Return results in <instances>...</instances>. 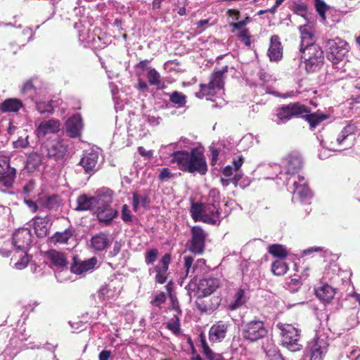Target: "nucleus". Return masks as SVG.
I'll return each instance as SVG.
<instances>
[{
	"instance_id": "obj_1",
	"label": "nucleus",
	"mask_w": 360,
	"mask_h": 360,
	"mask_svg": "<svg viewBox=\"0 0 360 360\" xmlns=\"http://www.w3.org/2000/svg\"><path fill=\"white\" fill-rule=\"evenodd\" d=\"M172 163H176L179 170L190 174L205 175L208 171L204 149L195 147L190 151L182 150L174 151L171 155Z\"/></svg>"
},
{
	"instance_id": "obj_2",
	"label": "nucleus",
	"mask_w": 360,
	"mask_h": 360,
	"mask_svg": "<svg viewBox=\"0 0 360 360\" xmlns=\"http://www.w3.org/2000/svg\"><path fill=\"white\" fill-rule=\"evenodd\" d=\"M228 72V66L226 65L221 70H214L210 77V82L207 84H200V92L197 96L200 98L214 96L215 90H221L224 86V75Z\"/></svg>"
},
{
	"instance_id": "obj_3",
	"label": "nucleus",
	"mask_w": 360,
	"mask_h": 360,
	"mask_svg": "<svg viewBox=\"0 0 360 360\" xmlns=\"http://www.w3.org/2000/svg\"><path fill=\"white\" fill-rule=\"evenodd\" d=\"M326 50L327 58L333 64H338L348 53L349 44L345 40L335 37L326 41Z\"/></svg>"
},
{
	"instance_id": "obj_4",
	"label": "nucleus",
	"mask_w": 360,
	"mask_h": 360,
	"mask_svg": "<svg viewBox=\"0 0 360 360\" xmlns=\"http://www.w3.org/2000/svg\"><path fill=\"white\" fill-rule=\"evenodd\" d=\"M276 326L281 330L282 343L284 346L292 352L301 349L300 330L291 324L278 323Z\"/></svg>"
},
{
	"instance_id": "obj_5",
	"label": "nucleus",
	"mask_w": 360,
	"mask_h": 360,
	"mask_svg": "<svg viewBox=\"0 0 360 360\" xmlns=\"http://www.w3.org/2000/svg\"><path fill=\"white\" fill-rule=\"evenodd\" d=\"M302 58L304 59L305 70L309 73L319 71L324 63V54L322 48L319 45L309 47Z\"/></svg>"
},
{
	"instance_id": "obj_6",
	"label": "nucleus",
	"mask_w": 360,
	"mask_h": 360,
	"mask_svg": "<svg viewBox=\"0 0 360 360\" xmlns=\"http://www.w3.org/2000/svg\"><path fill=\"white\" fill-rule=\"evenodd\" d=\"M324 146L332 151H342L352 148L354 145L352 135L349 134L345 127L337 136H328L322 141Z\"/></svg>"
},
{
	"instance_id": "obj_7",
	"label": "nucleus",
	"mask_w": 360,
	"mask_h": 360,
	"mask_svg": "<svg viewBox=\"0 0 360 360\" xmlns=\"http://www.w3.org/2000/svg\"><path fill=\"white\" fill-rule=\"evenodd\" d=\"M309 112V107L300 102H295L278 108L276 115L281 122L285 123L293 117H301L304 112Z\"/></svg>"
},
{
	"instance_id": "obj_8",
	"label": "nucleus",
	"mask_w": 360,
	"mask_h": 360,
	"mask_svg": "<svg viewBox=\"0 0 360 360\" xmlns=\"http://www.w3.org/2000/svg\"><path fill=\"white\" fill-rule=\"evenodd\" d=\"M268 330L264 323L260 320H252L243 326L242 335L245 340L251 342H257L266 336Z\"/></svg>"
},
{
	"instance_id": "obj_9",
	"label": "nucleus",
	"mask_w": 360,
	"mask_h": 360,
	"mask_svg": "<svg viewBox=\"0 0 360 360\" xmlns=\"http://www.w3.org/2000/svg\"><path fill=\"white\" fill-rule=\"evenodd\" d=\"M16 177V169L10 165V158L0 153V188H11Z\"/></svg>"
},
{
	"instance_id": "obj_10",
	"label": "nucleus",
	"mask_w": 360,
	"mask_h": 360,
	"mask_svg": "<svg viewBox=\"0 0 360 360\" xmlns=\"http://www.w3.org/2000/svg\"><path fill=\"white\" fill-rule=\"evenodd\" d=\"M191 238L188 240V250L195 255H201L205 248L206 232L199 226H194L191 229Z\"/></svg>"
},
{
	"instance_id": "obj_11",
	"label": "nucleus",
	"mask_w": 360,
	"mask_h": 360,
	"mask_svg": "<svg viewBox=\"0 0 360 360\" xmlns=\"http://www.w3.org/2000/svg\"><path fill=\"white\" fill-rule=\"evenodd\" d=\"M32 238L31 231L29 229H19L13 235V245L17 250L25 252L31 245Z\"/></svg>"
},
{
	"instance_id": "obj_12",
	"label": "nucleus",
	"mask_w": 360,
	"mask_h": 360,
	"mask_svg": "<svg viewBox=\"0 0 360 360\" xmlns=\"http://www.w3.org/2000/svg\"><path fill=\"white\" fill-rule=\"evenodd\" d=\"M98 263V259L92 257L86 260H82L78 255H75L72 258V262L70 266V271L77 275H81L95 269Z\"/></svg>"
},
{
	"instance_id": "obj_13",
	"label": "nucleus",
	"mask_w": 360,
	"mask_h": 360,
	"mask_svg": "<svg viewBox=\"0 0 360 360\" xmlns=\"http://www.w3.org/2000/svg\"><path fill=\"white\" fill-rule=\"evenodd\" d=\"M98 160V153L91 151L83 154L79 164L82 167L84 174L91 176L99 169Z\"/></svg>"
},
{
	"instance_id": "obj_14",
	"label": "nucleus",
	"mask_w": 360,
	"mask_h": 360,
	"mask_svg": "<svg viewBox=\"0 0 360 360\" xmlns=\"http://www.w3.org/2000/svg\"><path fill=\"white\" fill-rule=\"evenodd\" d=\"M44 257L49 261L51 267H55L57 269L63 270L68 269V261L67 255L55 249H50L46 251Z\"/></svg>"
},
{
	"instance_id": "obj_15",
	"label": "nucleus",
	"mask_w": 360,
	"mask_h": 360,
	"mask_svg": "<svg viewBox=\"0 0 360 360\" xmlns=\"http://www.w3.org/2000/svg\"><path fill=\"white\" fill-rule=\"evenodd\" d=\"M47 157L56 161L63 160L68 151V145L64 140L58 139L52 141L46 148Z\"/></svg>"
},
{
	"instance_id": "obj_16",
	"label": "nucleus",
	"mask_w": 360,
	"mask_h": 360,
	"mask_svg": "<svg viewBox=\"0 0 360 360\" xmlns=\"http://www.w3.org/2000/svg\"><path fill=\"white\" fill-rule=\"evenodd\" d=\"M83 127L81 115L79 114L73 115L65 122L66 134L70 138H78L81 136Z\"/></svg>"
},
{
	"instance_id": "obj_17",
	"label": "nucleus",
	"mask_w": 360,
	"mask_h": 360,
	"mask_svg": "<svg viewBox=\"0 0 360 360\" xmlns=\"http://www.w3.org/2000/svg\"><path fill=\"white\" fill-rule=\"evenodd\" d=\"M286 174H297L303 167V161L301 155L297 152H291L284 157Z\"/></svg>"
},
{
	"instance_id": "obj_18",
	"label": "nucleus",
	"mask_w": 360,
	"mask_h": 360,
	"mask_svg": "<svg viewBox=\"0 0 360 360\" xmlns=\"http://www.w3.org/2000/svg\"><path fill=\"white\" fill-rule=\"evenodd\" d=\"M294 186V198H297L301 202L309 200L312 197V193L308 184L302 176H298V181H295Z\"/></svg>"
},
{
	"instance_id": "obj_19",
	"label": "nucleus",
	"mask_w": 360,
	"mask_h": 360,
	"mask_svg": "<svg viewBox=\"0 0 360 360\" xmlns=\"http://www.w3.org/2000/svg\"><path fill=\"white\" fill-rule=\"evenodd\" d=\"M283 46L278 35H272L270 38L268 56L271 61L278 62L283 58Z\"/></svg>"
},
{
	"instance_id": "obj_20",
	"label": "nucleus",
	"mask_w": 360,
	"mask_h": 360,
	"mask_svg": "<svg viewBox=\"0 0 360 360\" xmlns=\"http://www.w3.org/2000/svg\"><path fill=\"white\" fill-rule=\"evenodd\" d=\"M172 261V255L170 253H166L161 259L162 264H158L154 267L156 273L155 279V282L160 284L165 283L167 280V271L169 265Z\"/></svg>"
},
{
	"instance_id": "obj_21",
	"label": "nucleus",
	"mask_w": 360,
	"mask_h": 360,
	"mask_svg": "<svg viewBox=\"0 0 360 360\" xmlns=\"http://www.w3.org/2000/svg\"><path fill=\"white\" fill-rule=\"evenodd\" d=\"M33 226L36 236L39 238L47 236L51 229L50 218L48 215L44 217H35L33 218Z\"/></svg>"
},
{
	"instance_id": "obj_22",
	"label": "nucleus",
	"mask_w": 360,
	"mask_h": 360,
	"mask_svg": "<svg viewBox=\"0 0 360 360\" xmlns=\"http://www.w3.org/2000/svg\"><path fill=\"white\" fill-rule=\"evenodd\" d=\"M113 195V191L108 188L103 187L98 189L94 195L96 207L111 206Z\"/></svg>"
},
{
	"instance_id": "obj_23",
	"label": "nucleus",
	"mask_w": 360,
	"mask_h": 360,
	"mask_svg": "<svg viewBox=\"0 0 360 360\" xmlns=\"http://www.w3.org/2000/svg\"><path fill=\"white\" fill-rule=\"evenodd\" d=\"M228 324L219 321L213 324L209 330V339L213 342H221L226 337Z\"/></svg>"
},
{
	"instance_id": "obj_24",
	"label": "nucleus",
	"mask_w": 360,
	"mask_h": 360,
	"mask_svg": "<svg viewBox=\"0 0 360 360\" xmlns=\"http://www.w3.org/2000/svg\"><path fill=\"white\" fill-rule=\"evenodd\" d=\"M60 129V122L56 119L42 121L37 129L39 136H45L49 134H56Z\"/></svg>"
},
{
	"instance_id": "obj_25",
	"label": "nucleus",
	"mask_w": 360,
	"mask_h": 360,
	"mask_svg": "<svg viewBox=\"0 0 360 360\" xmlns=\"http://www.w3.org/2000/svg\"><path fill=\"white\" fill-rule=\"evenodd\" d=\"M300 31L301 34V44L300 47V52L304 53L309 47L318 45L315 43L314 35L309 26L304 25L300 27Z\"/></svg>"
},
{
	"instance_id": "obj_26",
	"label": "nucleus",
	"mask_w": 360,
	"mask_h": 360,
	"mask_svg": "<svg viewBox=\"0 0 360 360\" xmlns=\"http://www.w3.org/2000/svg\"><path fill=\"white\" fill-rule=\"evenodd\" d=\"M219 217V209L214 204L205 203L203 222L215 225L220 221Z\"/></svg>"
},
{
	"instance_id": "obj_27",
	"label": "nucleus",
	"mask_w": 360,
	"mask_h": 360,
	"mask_svg": "<svg viewBox=\"0 0 360 360\" xmlns=\"http://www.w3.org/2000/svg\"><path fill=\"white\" fill-rule=\"evenodd\" d=\"M96 217L100 222L105 225H110L112 221L117 217L118 212L117 210L109 207H98L96 211Z\"/></svg>"
},
{
	"instance_id": "obj_28",
	"label": "nucleus",
	"mask_w": 360,
	"mask_h": 360,
	"mask_svg": "<svg viewBox=\"0 0 360 360\" xmlns=\"http://www.w3.org/2000/svg\"><path fill=\"white\" fill-rule=\"evenodd\" d=\"M39 206L43 208L47 209L49 211H58L63 205V200L60 196L56 194H53L46 196L45 198H39L38 200Z\"/></svg>"
},
{
	"instance_id": "obj_29",
	"label": "nucleus",
	"mask_w": 360,
	"mask_h": 360,
	"mask_svg": "<svg viewBox=\"0 0 360 360\" xmlns=\"http://www.w3.org/2000/svg\"><path fill=\"white\" fill-rule=\"evenodd\" d=\"M219 280L215 278H207L200 280L199 291L204 297H208L219 287Z\"/></svg>"
},
{
	"instance_id": "obj_30",
	"label": "nucleus",
	"mask_w": 360,
	"mask_h": 360,
	"mask_svg": "<svg viewBox=\"0 0 360 360\" xmlns=\"http://www.w3.org/2000/svg\"><path fill=\"white\" fill-rule=\"evenodd\" d=\"M309 112H304L301 116L302 118L304 119L309 124L310 129H314L319 125L322 122L328 118V115L319 110L315 112H311V110L309 108Z\"/></svg>"
},
{
	"instance_id": "obj_31",
	"label": "nucleus",
	"mask_w": 360,
	"mask_h": 360,
	"mask_svg": "<svg viewBox=\"0 0 360 360\" xmlns=\"http://www.w3.org/2000/svg\"><path fill=\"white\" fill-rule=\"evenodd\" d=\"M316 297L323 303H330L335 295V289L330 285L325 283L315 289Z\"/></svg>"
},
{
	"instance_id": "obj_32",
	"label": "nucleus",
	"mask_w": 360,
	"mask_h": 360,
	"mask_svg": "<svg viewBox=\"0 0 360 360\" xmlns=\"http://www.w3.org/2000/svg\"><path fill=\"white\" fill-rule=\"evenodd\" d=\"M75 231L72 228L66 229L63 231H57L49 238L48 241L51 244H67L69 240L74 236Z\"/></svg>"
},
{
	"instance_id": "obj_33",
	"label": "nucleus",
	"mask_w": 360,
	"mask_h": 360,
	"mask_svg": "<svg viewBox=\"0 0 360 360\" xmlns=\"http://www.w3.org/2000/svg\"><path fill=\"white\" fill-rule=\"evenodd\" d=\"M22 108V101L15 98H7L0 103V111L2 113L18 112Z\"/></svg>"
},
{
	"instance_id": "obj_34",
	"label": "nucleus",
	"mask_w": 360,
	"mask_h": 360,
	"mask_svg": "<svg viewBox=\"0 0 360 360\" xmlns=\"http://www.w3.org/2000/svg\"><path fill=\"white\" fill-rule=\"evenodd\" d=\"M110 245L108 233L101 232L91 239V245L96 251H103Z\"/></svg>"
},
{
	"instance_id": "obj_35",
	"label": "nucleus",
	"mask_w": 360,
	"mask_h": 360,
	"mask_svg": "<svg viewBox=\"0 0 360 360\" xmlns=\"http://www.w3.org/2000/svg\"><path fill=\"white\" fill-rule=\"evenodd\" d=\"M195 305L200 312L210 314L217 309L218 304H214L210 298L202 295L197 297Z\"/></svg>"
},
{
	"instance_id": "obj_36",
	"label": "nucleus",
	"mask_w": 360,
	"mask_h": 360,
	"mask_svg": "<svg viewBox=\"0 0 360 360\" xmlns=\"http://www.w3.org/2000/svg\"><path fill=\"white\" fill-rule=\"evenodd\" d=\"M328 351V346L323 340H317L312 345L311 349L310 360H323L325 354Z\"/></svg>"
},
{
	"instance_id": "obj_37",
	"label": "nucleus",
	"mask_w": 360,
	"mask_h": 360,
	"mask_svg": "<svg viewBox=\"0 0 360 360\" xmlns=\"http://www.w3.org/2000/svg\"><path fill=\"white\" fill-rule=\"evenodd\" d=\"M95 205L94 196L88 197L86 194L79 195L77 198V211L91 210Z\"/></svg>"
},
{
	"instance_id": "obj_38",
	"label": "nucleus",
	"mask_w": 360,
	"mask_h": 360,
	"mask_svg": "<svg viewBox=\"0 0 360 360\" xmlns=\"http://www.w3.org/2000/svg\"><path fill=\"white\" fill-rule=\"evenodd\" d=\"M41 163L42 156L37 152H32L27 156L26 168L29 172H33L39 169Z\"/></svg>"
},
{
	"instance_id": "obj_39",
	"label": "nucleus",
	"mask_w": 360,
	"mask_h": 360,
	"mask_svg": "<svg viewBox=\"0 0 360 360\" xmlns=\"http://www.w3.org/2000/svg\"><path fill=\"white\" fill-rule=\"evenodd\" d=\"M133 210L136 212L139 205L144 208H148L150 199L148 194L140 195L137 192L133 193L132 198Z\"/></svg>"
},
{
	"instance_id": "obj_40",
	"label": "nucleus",
	"mask_w": 360,
	"mask_h": 360,
	"mask_svg": "<svg viewBox=\"0 0 360 360\" xmlns=\"http://www.w3.org/2000/svg\"><path fill=\"white\" fill-rule=\"evenodd\" d=\"M147 79L150 85L156 86L158 89L165 88V83H161L160 73L155 68L149 69L147 73Z\"/></svg>"
},
{
	"instance_id": "obj_41",
	"label": "nucleus",
	"mask_w": 360,
	"mask_h": 360,
	"mask_svg": "<svg viewBox=\"0 0 360 360\" xmlns=\"http://www.w3.org/2000/svg\"><path fill=\"white\" fill-rule=\"evenodd\" d=\"M268 252L279 259H284L288 253L286 248L281 244H272L268 248Z\"/></svg>"
},
{
	"instance_id": "obj_42",
	"label": "nucleus",
	"mask_w": 360,
	"mask_h": 360,
	"mask_svg": "<svg viewBox=\"0 0 360 360\" xmlns=\"http://www.w3.org/2000/svg\"><path fill=\"white\" fill-rule=\"evenodd\" d=\"M288 269V265L283 259L275 260L271 264V271L277 276L284 275Z\"/></svg>"
},
{
	"instance_id": "obj_43",
	"label": "nucleus",
	"mask_w": 360,
	"mask_h": 360,
	"mask_svg": "<svg viewBox=\"0 0 360 360\" xmlns=\"http://www.w3.org/2000/svg\"><path fill=\"white\" fill-rule=\"evenodd\" d=\"M205 203H193L191 207V214L195 221H202Z\"/></svg>"
},
{
	"instance_id": "obj_44",
	"label": "nucleus",
	"mask_w": 360,
	"mask_h": 360,
	"mask_svg": "<svg viewBox=\"0 0 360 360\" xmlns=\"http://www.w3.org/2000/svg\"><path fill=\"white\" fill-rule=\"evenodd\" d=\"M169 101L174 105H177L179 107H183L186 103V96L181 92L174 91L172 94H169Z\"/></svg>"
},
{
	"instance_id": "obj_45",
	"label": "nucleus",
	"mask_w": 360,
	"mask_h": 360,
	"mask_svg": "<svg viewBox=\"0 0 360 360\" xmlns=\"http://www.w3.org/2000/svg\"><path fill=\"white\" fill-rule=\"evenodd\" d=\"M244 296V290L239 289L234 296V301L229 304V309L235 310L241 307L245 303Z\"/></svg>"
},
{
	"instance_id": "obj_46",
	"label": "nucleus",
	"mask_w": 360,
	"mask_h": 360,
	"mask_svg": "<svg viewBox=\"0 0 360 360\" xmlns=\"http://www.w3.org/2000/svg\"><path fill=\"white\" fill-rule=\"evenodd\" d=\"M194 258L193 257L188 255L184 257V267L185 269L186 276H188L189 274H194L197 264H193Z\"/></svg>"
},
{
	"instance_id": "obj_47",
	"label": "nucleus",
	"mask_w": 360,
	"mask_h": 360,
	"mask_svg": "<svg viewBox=\"0 0 360 360\" xmlns=\"http://www.w3.org/2000/svg\"><path fill=\"white\" fill-rule=\"evenodd\" d=\"M36 109L40 114L53 113V107L52 101H39L36 103Z\"/></svg>"
},
{
	"instance_id": "obj_48",
	"label": "nucleus",
	"mask_w": 360,
	"mask_h": 360,
	"mask_svg": "<svg viewBox=\"0 0 360 360\" xmlns=\"http://www.w3.org/2000/svg\"><path fill=\"white\" fill-rule=\"evenodd\" d=\"M167 328L171 330L174 335H177L181 332L180 319L177 314L174 315L171 321L167 323Z\"/></svg>"
},
{
	"instance_id": "obj_49",
	"label": "nucleus",
	"mask_w": 360,
	"mask_h": 360,
	"mask_svg": "<svg viewBox=\"0 0 360 360\" xmlns=\"http://www.w3.org/2000/svg\"><path fill=\"white\" fill-rule=\"evenodd\" d=\"M237 37L246 46L250 47V46L252 44V41H251L252 36L250 34L248 29L245 28V29L242 30L238 34Z\"/></svg>"
},
{
	"instance_id": "obj_50",
	"label": "nucleus",
	"mask_w": 360,
	"mask_h": 360,
	"mask_svg": "<svg viewBox=\"0 0 360 360\" xmlns=\"http://www.w3.org/2000/svg\"><path fill=\"white\" fill-rule=\"evenodd\" d=\"M158 250L155 248H152L146 251L145 253L146 264L147 265L153 264L158 259Z\"/></svg>"
},
{
	"instance_id": "obj_51",
	"label": "nucleus",
	"mask_w": 360,
	"mask_h": 360,
	"mask_svg": "<svg viewBox=\"0 0 360 360\" xmlns=\"http://www.w3.org/2000/svg\"><path fill=\"white\" fill-rule=\"evenodd\" d=\"M316 11L323 20L326 19V12L328 9V6L322 0L315 1Z\"/></svg>"
},
{
	"instance_id": "obj_52",
	"label": "nucleus",
	"mask_w": 360,
	"mask_h": 360,
	"mask_svg": "<svg viewBox=\"0 0 360 360\" xmlns=\"http://www.w3.org/2000/svg\"><path fill=\"white\" fill-rule=\"evenodd\" d=\"M202 352L208 360H224L221 354L213 352L209 346L203 348Z\"/></svg>"
},
{
	"instance_id": "obj_53",
	"label": "nucleus",
	"mask_w": 360,
	"mask_h": 360,
	"mask_svg": "<svg viewBox=\"0 0 360 360\" xmlns=\"http://www.w3.org/2000/svg\"><path fill=\"white\" fill-rule=\"evenodd\" d=\"M36 181L33 179L30 180L22 188L23 193L27 197L34 191Z\"/></svg>"
},
{
	"instance_id": "obj_54",
	"label": "nucleus",
	"mask_w": 360,
	"mask_h": 360,
	"mask_svg": "<svg viewBox=\"0 0 360 360\" xmlns=\"http://www.w3.org/2000/svg\"><path fill=\"white\" fill-rule=\"evenodd\" d=\"M165 302L166 295L165 292H162L155 296L154 299L151 301V304L155 307H160V305Z\"/></svg>"
},
{
	"instance_id": "obj_55",
	"label": "nucleus",
	"mask_w": 360,
	"mask_h": 360,
	"mask_svg": "<svg viewBox=\"0 0 360 360\" xmlns=\"http://www.w3.org/2000/svg\"><path fill=\"white\" fill-rule=\"evenodd\" d=\"M251 21V18L249 16L246 17L244 20L238 21L237 22H231L230 27H233V30H241L243 27L246 26Z\"/></svg>"
},
{
	"instance_id": "obj_56",
	"label": "nucleus",
	"mask_w": 360,
	"mask_h": 360,
	"mask_svg": "<svg viewBox=\"0 0 360 360\" xmlns=\"http://www.w3.org/2000/svg\"><path fill=\"white\" fill-rule=\"evenodd\" d=\"M122 219L124 222H129L131 221V211L127 205H123L122 207Z\"/></svg>"
},
{
	"instance_id": "obj_57",
	"label": "nucleus",
	"mask_w": 360,
	"mask_h": 360,
	"mask_svg": "<svg viewBox=\"0 0 360 360\" xmlns=\"http://www.w3.org/2000/svg\"><path fill=\"white\" fill-rule=\"evenodd\" d=\"M173 176L174 174L169 168L164 167L160 170L158 178L160 181H166L173 177Z\"/></svg>"
},
{
	"instance_id": "obj_58",
	"label": "nucleus",
	"mask_w": 360,
	"mask_h": 360,
	"mask_svg": "<svg viewBox=\"0 0 360 360\" xmlns=\"http://www.w3.org/2000/svg\"><path fill=\"white\" fill-rule=\"evenodd\" d=\"M245 162V159L242 155H238L236 158H234L232 160V167L234 171L240 170V167L243 165Z\"/></svg>"
},
{
	"instance_id": "obj_59",
	"label": "nucleus",
	"mask_w": 360,
	"mask_h": 360,
	"mask_svg": "<svg viewBox=\"0 0 360 360\" xmlns=\"http://www.w3.org/2000/svg\"><path fill=\"white\" fill-rule=\"evenodd\" d=\"M31 91H32L34 93L36 91V88L33 84V81L32 79L25 82L21 89L22 94H27Z\"/></svg>"
},
{
	"instance_id": "obj_60",
	"label": "nucleus",
	"mask_w": 360,
	"mask_h": 360,
	"mask_svg": "<svg viewBox=\"0 0 360 360\" xmlns=\"http://www.w3.org/2000/svg\"><path fill=\"white\" fill-rule=\"evenodd\" d=\"M27 252H23L24 255L20 257V259L15 263V266L18 269H24L28 264L29 259L27 257Z\"/></svg>"
},
{
	"instance_id": "obj_61",
	"label": "nucleus",
	"mask_w": 360,
	"mask_h": 360,
	"mask_svg": "<svg viewBox=\"0 0 360 360\" xmlns=\"http://www.w3.org/2000/svg\"><path fill=\"white\" fill-rule=\"evenodd\" d=\"M210 150L211 153L210 164L214 166L219 159V150L214 147H210Z\"/></svg>"
},
{
	"instance_id": "obj_62",
	"label": "nucleus",
	"mask_w": 360,
	"mask_h": 360,
	"mask_svg": "<svg viewBox=\"0 0 360 360\" xmlns=\"http://www.w3.org/2000/svg\"><path fill=\"white\" fill-rule=\"evenodd\" d=\"M25 203L27 205V207L30 208V211L33 213H35L39 210V202H34L32 200H27L25 199L24 200Z\"/></svg>"
},
{
	"instance_id": "obj_63",
	"label": "nucleus",
	"mask_w": 360,
	"mask_h": 360,
	"mask_svg": "<svg viewBox=\"0 0 360 360\" xmlns=\"http://www.w3.org/2000/svg\"><path fill=\"white\" fill-rule=\"evenodd\" d=\"M235 174L233 176L231 179V183L233 184L235 187H236L238 184V182L241 180L243 176V173L240 171H234Z\"/></svg>"
},
{
	"instance_id": "obj_64",
	"label": "nucleus",
	"mask_w": 360,
	"mask_h": 360,
	"mask_svg": "<svg viewBox=\"0 0 360 360\" xmlns=\"http://www.w3.org/2000/svg\"><path fill=\"white\" fill-rule=\"evenodd\" d=\"M226 15L229 18H232L234 20H238L239 17L240 15V12L236 9H229L226 11Z\"/></svg>"
}]
</instances>
